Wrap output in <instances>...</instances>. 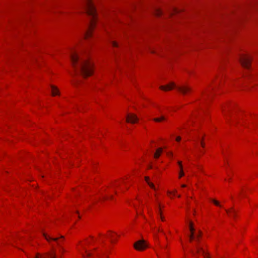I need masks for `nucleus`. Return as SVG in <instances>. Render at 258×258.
Listing matches in <instances>:
<instances>
[{
  "instance_id": "f257e3e1",
  "label": "nucleus",
  "mask_w": 258,
  "mask_h": 258,
  "mask_svg": "<svg viewBox=\"0 0 258 258\" xmlns=\"http://www.w3.org/2000/svg\"><path fill=\"white\" fill-rule=\"evenodd\" d=\"M70 56L75 75L81 74L84 77H87L92 75V64L88 59L82 58L74 51H72Z\"/></svg>"
},
{
  "instance_id": "f03ea898",
  "label": "nucleus",
  "mask_w": 258,
  "mask_h": 258,
  "mask_svg": "<svg viewBox=\"0 0 258 258\" xmlns=\"http://www.w3.org/2000/svg\"><path fill=\"white\" fill-rule=\"evenodd\" d=\"M83 7L86 13L91 17L89 29L85 34V38H87L91 35V30L96 18V12L92 0H84Z\"/></svg>"
},
{
  "instance_id": "7ed1b4c3",
  "label": "nucleus",
  "mask_w": 258,
  "mask_h": 258,
  "mask_svg": "<svg viewBox=\"0 0 258 258\" xmlns=\"http://www.w3.org/2000/svg\"><path fill=\"white\" fill-rule=\"evenodd\" d=\"M251 57L248 54L241 55L239 57V61L242 66L248 69L250 68Z\"/></svg>"
},
{
  "instance_id": "20e7f679",
  "label": "nucleus",
  "mask_w": 258,
  "mask_h": 258,
  "mask_svg": "<svg viewBox=\"0 0 258 258\" xmlns=\"http://www.w3.org/2000/svg\"><path fill=\"white\" fill-rule=\"evenodd\" d=\"M134 246L136 250L142 251L145 249L148 245L144 240H140L134 243Z\"/></svg>"
},
{
  "instance_id": "39448f33",
  "label": "nucleus",
  "mask_w": 258,
  "mask_h": 258,
  "mask_svg": "<svg viewBox=\"0 0 258 258\" xmlns=\"http://www.w3.org/2000/svg\"><path fill=\"white\" fill-rule=\"evenodd\" d=\"M43 236L45 237V239L49 242H50L51 241H56L58 245H60L61 241L60 239H63L64 237L63 236H60L59 238H54L50 236L47 235L45 233H43Z\"/></svg>"
},
{
  "instance_id": "423d86ee",
  "label": "nucleus",
  "mask_w": 258,
  "mask_h": 258,
  "mask_svg": "<svg viewBox=\"0 0 258 258\" xmlns=\"http://www.w3.org/2000/svg\"><path fill=\"white\" fill-rule=\"evenodd\" d=\"M34 258H56V254L55 251L53 250L51 252L47 253L45 255H42L39 253H37Z\"/></svg>"
},
{
  "instance_id": "0eeeda50",
  "label": "nucleus",
  "mask_w": 258,
  "mask_h": 258,
  "mask_svg": "<svg viewBox=\"0 0 258 258\" xmlns=\"http://www.w3.org/2000/svg\"><path fill=\"white\" fill-rule=\"evenodd\" d=\"M138 120L137 116L134 114H128L126 116V121L132 123L137 122Z\"/></svg>"
},
{
  "instance_id": "6e6552de",
  "label": "nucleus",
  "mask_w": 258,
  "mask_h": 258,
  "mask_svg": "<svg viewBox=\"0 0 258 258\" xmlns=\"http://www.w3.org/2000/svg\"><path fill=\"white\" fill-rule=\"evenodd\" d=\"M177 89L183 94H185L191 90V88L190 87L185 86L178 87H177Z\"/></svg>"
},
{
  "instance_id": "1a4fd4ad",
  "label": "nucleus",
  "mask_w": 258,
  "mask_h": 258,
  "mask_svg": "<svg viewBox=\"0 0 258 258\" xmlns=\"http://www.w3.org/2000/svg\"><path fill=\"white\" fill-rule=\"evenodd\" d=\"M175 87V84L174 83H171L170 84L166 86H161L160 89L164 91H168L172 90Z\"/></svg>"
},
{
  "instance_id": "9d476101",
  "label": "nucleus",
  "mask_w": 258,
  "mask_h": 258,
  "mask_svg": "<svg viewBox=\"0 0 258 258\" xmlns=\"http://www.w3.org/2000/svg\"><path fill=\"white\" fill-rule=\"evenodd\" d=\"M226 212L229 215V216L235 218L236 216V211L233 209L231 208L230 209H225Z\"/></svg>"
},
{
  "instance_id": "9b49d317",
  "label": "nucleus",
  "mask_w": 258,
  "mask_h": 258,
  "mask_svg": "<svg viewBox=\"0 0 258 258\" xmlns=\"http://www.w3.org/2000/svg\"><path fill=\"white\" fill-rule=\"evenodd\" d=\"M195 246H196V251L197 253H199L200 251L202 252V254L205 256V255H206L207 254V253H206L204 251V250L203 249V248L201 247L198 244H196L195 245Z\"/></svg>"
},
{
  "instance_id": "f8f14e48",
  "label": "nucleus",
  "mask_w": 258,
  "mask_h": 258,
  "mask_svg": "<svg viewBox=\"0 0 258 258\" xmlns=\"http://www.w3.org/2000/svg\"><path fill=\"white\" fill-rule=\"evenodd\" d=\"M51 92L53 96H55L59 94V91L58 89L54 86L51 85Z\"/></svg>"
},
{
  "instance_id": "ddd939ff",
  "label": "nucleus",
  "mask_w": 258,
  "mask_h": 258,
  "mask_svg": "<svg viewBox=\"0 0 258 258\" xmlns=\"http://www.w3.org/2000/svg\"><path fill=\"white\" fill-rule=\"evenodd\" d=\"M162 152H163L162 148H158L156 150V152L154 154V158L156 159L160 157V156L161 155Z\"/></svg>"
},
{
  "instance_id": "4468645a",
  "label": "nucleus",
  "mask_w": 258,
  "mask_h": 258,
  "mask_svg": "<svg viewBox=\"0 0 258 258\" xmlns=\"http://www.w3.org/2000/svg\"><path fill=\"white\" fill-rule=\"evenodd\" d=\"M166 119V117L162 115L159 117H156L153 119V120L156 122H161L162 121L165 120Z\"/></svg>"
},
{
  "instance_id": "2eb2a0df",
  "label": "nucleus",
  "mask_w": 258,
  "mask_h": 258,
  "mask_svg": "<svg viewBox=\"0 0 258 258\" xmlns=\"http://www.w3.org/2000/svg\"><path fill=\"white\" fill-rule=\"evenodd\" d=\"M202 235V232L201 231H199V233L196 236L195 240L197 242L196 244H198L200 243V238Z\"/></svg>"
},
{
  "instance_id": "dca6fc26",
  "label": "nucleus",
  "mask_w": 258,
  "mask_h": 258,
  "mask_svg": "<svg viewBox=\"0 0 258 258\" xmlns=\"http://www.w3.org/2000/svg\"><path fill=\"white\" fill-rule=\"evenodd\" d=\"M178 164H179L180 167V169H181V171L179 173V178H181V177L183 176L184 175V173L183 171V170H182V163L181 161H178Z\"/></svg>"
},
{
  "instance_id": "f3484780",
  "label": "nucleus",
  "mask_w": 258,
  "mask_h": 258,
  "mask_svg": "<svg viewBox=\"0 0 258 258\" xmlns=\"http://www.w3.org/2000/svg\"><path fill=\"white\" fill-rule=\"evenodd\" d=\"M145 180L151 188H153L154 189H155V187L154 185L152 183L149 182V177H145Z\"/></svg>"
},
{
  "instance_id": "a211bd4d",
  "label": "nucleus",
  "mask_w": 258,
  "mask_h": 258,
  "mask_svg": "<svg viewBox=\"0 0 258 258\" xmlns=\"http://www.w3.org/2000/svg\"><path fill=\"white\" fill-rule=\"evenodd\" d=\"M85 254H82V256L84 257V258H88L90 256H91L92 255V253L91 252H88L87 250H85Z\"/></svg>"
},
{
  "instance_id": "6ab92c4d",
  "label": "nucleus",
  "mask_w": 258,
  "mask_h": 258,
  "mask_svg": "<svg viewBox=\"0 0 258 258\" xmlns=\"http://www.w3.org/2000/svg\"><path fill=\"white\" fill-rule=\"evenodd\" d=\"M189 228L191 233H194L195 228L193 227V223L191 221L189 222Z\"/></svg>"
},
{
  "instance_id": "aec40b11",
  "label": "nucleus",
  "mask_w": 258,
  "mask_h": 258,
  "mask_svg": "<svg viewBox=\"0 0 258 258\" xmlns=\"http://www.w3.org/2000/svg\"><path fill=\"white\" fill-rule=\"evenodd\" d=\"M162 14V11L160 9H156L155 11V15L160 16Z\"/></svg>"
},
{
  "instance_id": "412c9836",
  "label": "nucleus",
  "mask_w": 258,
  "mask_h": 258,
  "mask_svg": "<svg viewBox=\"0 0 258 258\" xmlns=\"http://www.w3.org/2000/svg\"><path fill=\"white\" fill-rule=\"evenodd\" d=\"M109 232H110L111 233L110 234H109L108 236L109 237V238H110V241L111 242H113L114 241V239H113V235L112 234L113 233V232L112 231H109Z\"/></svg>"
},
{
  "instance_id": "4be33fe9",
  "label": "nucleus",
  "mask_w": 258,
  "mask_h": 258,
  "mask_svg": "<svg viewBox=\"0 0 258 258\" xmlns=\"http://www.w3.org/2000/svg\"><path fill=\"white\" fill-rule=\"evenodd\" d=\"M212 201L216 206L221 207V205H220L219 202H218L217 201L215 200H212Z\"/></svg>"
},
{
  "instance_id": "5701e85b",
  "label": "nucleus",
  "mask_w": 258,
  "mask_h": 258,
  "mask_svg": "<svg viewBox=\"0 0 258 258\" xmlns=\"http://www.w3.org/2000/svg\"><path fill=\"white\" fill-rule=\"evenodd\" d=\"M195 237H196V236H195L194 233H191V234L189 235L190 241H191L192 240H193Z\"/></svg>"
},
{
  "instance_id": "b1692460",
  "label": "nucleus",
  "mask_w": 258,
  "mask_h": 258,
  "mask_svg": "<svg viewBox=\"0 0 258 258\" xmlns=\"http://www.w3.org/2000/svg\"><path fill=\"white\" fill-rule=\"evenodd\" d=\"M111 43L112 46L114 47H117L118 46L117 44L115 41H112Z\"/></svg>"
},
{
  "instance_id": "393cba45",
  "label": "nucleus",
  "mask_w": 258,
  "mask_h": 258,
  "mask_svg": "<svg viewBox=\"0 0 258 258\" xmlns=\"http://www.w3.org/2000/svg\"><path fill=\"white\" fill-rule=\"evenodd\" d=\"M181 140V138L180 137H177L176 139V140L177 141V142H179Z\"/></svg>"
},
{
  "instance_id": "a878e982",
  "label": "nucleus",
  "mask_w": 258,
  "mask_h": 258,
  "mask_svg": "<svg viewBox=\"0 0 258 258\" xmlns=\"http://www.w3.org/2000/svg\"><path fill=\"white\" fill-rule=\"evenodd\" d=\"M109 198L111 199L112 198V196H110V197H103V199L104 200H107V199H108Z\"/></svg>"
},
{
  "instance_id": "bb28decb",
  "label": "nucleus",
  "mask_w": 258,
  "mask_h": 258,
  "mask_svg": "<svg viewBox=\"0 0 258 258\" xmlns=\"http://www.w3.org/2000/svg\"><path fill=\"white\" fill-rule=\"evenodd\" d=\"M201 146H202L203 148L205 147V144H204V143L203 142V141H201Z\"/></svg>"
},
{
  "instance_id": "cd10ccee",
  "label": "nucleus",
  "mask_w": 258,
  "mask_h": 258,
  "mask_svg": "<svg viewBox=\"0 0 258 258\" xmlns=\"http://www.w3.org/2000/svg\"><path fill=\"white\" fill-rule=\"evenodd\" d=\"M167 154H168V156H170V155H171H171H172V153H171V152H169V153H167Z\"/></svg>"
},
{
  "instance_id": "c85d7f7f",
  "label": "nucleus",
  "mask_w": 258,
  "mask_h": 258,
  "mask_svg": "<svg viewBox=\"0 0 258 258\" xmlns=\"http://www.w3.org/2000/svg\"><path fill=\"white\" fill-rule=\"evenodd\" d=\"M161 219L162 221H164V218L163 216H162L161 215Z\"/></svg>"
},
{
  "instance_id": "c756f323",
  "label": "nucleus",
  "mask_w": 258,
  "mask_h": 258,
  "mask_svg": "<svg viewBox=\"0 0 258 258\" xmlns=\"http://www.w3.org/2000/svg\"><path fill=\"white\" fill-rule=\"evenodd\" d=\"M186 185L185 184H182V185H181V187H186Z\"/></svg>"
},
{
  "instance_id": "7c9ffc66",
  "label": "nucleus",
  "mask_w": 258,
  "mask_h": 258,
  "mask_svg": "<svg viewBox=\"0 0 258 258\" xmlns=\"http://www.w3.org/2000/svg\"><path fill=\"white\" fill-rule=\"evenodd\" d=\"M207 255H208L207 256V255H205V256H204V258H207V257L209 256V254H208V253H207Z\"/></svg>"
},
{
  "instance_id": "2f4dec72",
  "label": "nucleus",
  "mask_w": 258,
  "mask_h": 258,
  "mask_svg": "<svg viewBox=\"0 0 258 258\" xmlns=\"http://www.w3.org/2000/svg\"><path fill=\"white\" fill-rule=\"evenodd\" d=\"M158 231L163 232V231H162V230H160V229H158Z\"/></svg>"
},
{
  "instance_id": "473e14b6",
  "label": "nucleus",
  "mask_w": 258,
  "mask_h": 258,
  "mask_svg": "<svg viewBox=\"0 0 258 258\" xmlns=\"http://www.w3.org/2000/svg\"><path fill=\"white\" fill-rule=\"evenodd\" d=\"M60 250H61L62 252H63V251H64V249H63V248H61V249H60Z\"/></svg>"
},
{
  "instance_id": "72a5a7b5",
  "label": "nucleus",
  "mask_w": 258,
  "mask_h": 258,
  "mask_svg": "<svg viewBox=\"0 0 258 258\" xmlns=\"http://www.w3.org/2000/svg\"><path fill=\"white\" fill-rule=\"evenodd\" d=\"M168 194H171V192L169 191V192H168Z\"/></svg>"
},
{
  "instance_id": "f704fd0d",
  "label": "nucleus",
  "mask_w": 258,
  "mask_h": 258,
  "mask_svg": "<svg viewBox=\"0 0 258 258\" xmlns=\"http://www.w3.org/2000/svg\"><path fill=\"white\" fill-rule=\"evenodd\" d=\"M178 197H179V198L180 197V195H178Z\"/></svg>"
}]
</instances>
